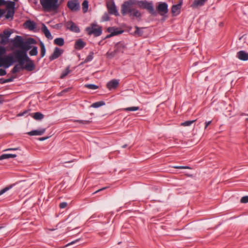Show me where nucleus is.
<instances>
[{
    "label": "nucleus",
    "instance_id": "nucleus-27",
    "mask_svg": "<svg viewBox=\"0 0 248 248\" xmlns=\"http://www.w3.org/2000/svg\"><path fill=\"white\" fill-rule=\"evenodd\" d=\"M30 115L36 120H41L44 117V115L39 112H35Z\"/></svg>",
    "mask_w": 248,
    "mask_h": 248
},
{
    "label": "nucleus",
    "instance_id": "nucleus-29",
    "mask_svg": "<svg viewBox=\"0 0 248 248\" xmlns=\"http://www.w3.org/2000/svg\"><path fill=\"white\" fill-rule=\"evenodd\" d=\"M39 44H40V49H41L40 50V59H41L45 55L46 49V47H45L44 44L42 41L40 42Z\"/></svg>",
    "mask_w": 248,
    "mask_h": 248
},
{
    "label": "nucleus",
    "instance_id": "nucleus-4",
    "mask_svg": "<svg viewBox=\"0 0 248 248\" xmlns=\"http://www.w3.org/2000/svg\"><path fill=\"white\" fill-rule=\"evenodd\" d=\"M91 27H87L86 31L88 34L90 35L93 34L94 36H100L102 32V27L98 26L96 24H92Z\"/></svg>",
    "mask_w": 248,
    "mask_h": 248
},
{
    "label": "nucleus",
    "instance_id": "nucleus-21",
    "mask_svg": "<svg viewBox=\"0 0 248 248\" xmlns=\"http://www.w3.org/2000/svg\"><path fill=\"white\" fill-rule=\"evenodd\" d=\"M86 46V43L82 41L81 39H78L74 45V47L76 49L80 50L82 49Z\"/></svg>",
    "mask_w": 248,
    "mask_h": 248
},
{
    "label": "nucleus",
    "instance_id": "nucleus-38",
    "mask_svg": "<svg viewBox=\"0 0 248 248\" xmlns=\"http://www.w3.org/2000/svg\"><path fill=\"white\" fill-rule=\"evenodd\" d=\"M93 55L94 53L93 51L90 52L89 55L86 58L84 62L86 63L91 61L93 58Z\"/></svg>",
    "mask_w": 248,
    "mask_h": 248
},
{
    "label": "nucleus",
    "instance_id": "nucleus-57",
    "mask_svg": "<svg viewBox=\"0 0 248 248\" xmlns=\"http://www.w3.org/2000/svg\"><path fill=\"white\" fill-rule=\"evenodd\" d=\"M107 188V187H103V188H100V189H98V190H96V191H95L94 192H93V194H95V193H97V192H99V191H102V190H104V189H106Z\"/></svg>",
    "mask_w": 248,
    "mask_h": 248
},
{
    "label": "nucleus",
    "instance_id": "nucleus-32",
    "mask_svg": "<svg viewBox=\"0 0 248 248\" xmlns=\"http://www.w3.org/2000/svg\"><path fill=\"white\" fill-rule=\"evenodd\" d=\"M16 156V154H2L1 155H0V160L5 159H8L10 158H14Z\"/></svg>",
    "mask_w": 248,
    "mask_h": 248
},
{
    "label": "nucleus",
    "instance_id": "nucleus-46",
    "mask_svg": "<svg viewBox=\"0 0 248 248\" xmlns=\"http://www.w3.org/2000/svg\"><path fill=\"white\" fill-rule=\"evenodd\" d=\"M108 14H109L108 13H104V14L103 15V16L102 17V19L103 21H107L109 20L110 18H109Z\"/></svg>",
    "mask_w": 248,
    "mask_h": 248
},
{
    "label": "nucleus",
    "instance_id": "nucleus-2",
    "mask_svg": "<svg viewBox=\"0 0 248 248\" xmlns=\"http://www.w3.org/2000/svg\"><path fill=\"white\" fill-rule=\"evenodd\" d=\"M62 0H40V4L45 12L57 11Z\"/></svg>",
    "mask_w": 248,
    "mask_h": 248
},
{
    "label": "nucleus",
    "instance_id": "nucleus-45",
    "mask_svg": "<svg viewBox=\"0 0 248 248\" xmlns=\"http://www.w3.org/2000/svg\"><path fill=\"white\" fill-rule=\"evenodd\" d=\"M13 187V185H10L9 186H6L4 188L0 190V196L4 194L5 192L10 189Z\"/></svg>",
    "mask_w": 248,
    "mask_h": 248
},
{
    "label": "nucleus",
    "instance_id": "nucleus-18",
    "mask_svg": "<svg viewBox=\"0 0 248 248\" xmlns=\"http://www.w3.org/2000/svg\"><path fill=\"white\" fill-rule=\"evenodd\" d=\"M119 85V81L117 79H113L108 82L107 87L108 89L111 90L117 88Z\"/></svg>",
    "mask_w": 248,
    "mask_h": 248
},
{
    "label": "nucleus",
    "instance_id": "nucleus-58",
    "mask_svg": "<svg viewBox=\"0 0 248 248\" xmlns=\"http://www.w3.org/2000/svg\"><path fill=\"white\" fill-rule=\"evenodd\" d=\"M79 239H78L76 240L75 241H72V242H70V243H68V244H67L66 246H69V245H70L74 244H75L76 242H78V241H79Z\"/></svg>",
    "mask_w": 248,
    "mask_h": 248
},
{
    "label": "nucleus",
    "instance_id": "nucleus-55",
    "mask_svg": "<svg viewBox=\"0 0 248 248\" xmlns=\"http://www.w3.org/2000/svg\"><path fill=\"white\" fill-rule=\"evenodd\" d=\"M6 74V71L5 69L0 68V76H3Z\"/></svg>",
    "mask_w": 248,
    "mask_h": 248
},
{
    "label": "nucleus",
    "instance_id": "nucleus-31",
    "mask_svg": "<svg viewBox=\"0 0 248 248\" xmlns=\"http://www.w3.org/2000/svg\"><path fill=\"white\" fill-rule=\"evenodd\" d=\"M118 54L116 49L114 48V50L112 51H108L106 54V57L109 59H111L115 57Z\"/></svg>",
    "mask_w": 248,
    "mask_h": 248
},
{
    "label": "nucleus",
    "instance_id": "nucleus-10",
    "mask_svg": "<svg viewBox=\"0 0 248 248\" xmlns=\"http://www.w3.org/2000/svg\"><path fill=\"white\" fill-rule=\"evenodd\" d=\"M12 34V32L4 30L2 33L0 34V44L5 45L8 42L9 38Z\"/></svg>",
    "mask_w": 248,
    "mask_h": 248
},
{
    "label": "nucleus",
    "instance_id": "nucleus-22",
    "mask_svg": "<svg viewBox=\"0 0 248 248\" xmlns=\"http://www.w3.org/2000/svg\"><path fill=\"white\" fill-rule=\"evenodd\" d=\"M237 58L242 61H246L248 60V53L245 51L241 50L237 53Z\"/></svg>",
    "mask_w": 248,
    "mask_h": 248
},
{
    "label": "nucleus",
    "instance_id": "nucleus-39",
    "mask_svg": "<svg viewBox=\"0 0 248 248\" xmlns=\"http://www.w3.org/2000/svg\"><path fill=\"white\" fill-rule=\"evenodd\" d=\"M14 77H11L10 78L7 79H4L3 78H0V84H4L7 82H12L13 81Z\"/></svg>",
    "mask_w": 248,
    "mask_h": 248
},
{
    "label": "nucleus",
    "instance_id": "nucleus-20",
    "mask_svg": "<svg viewBox=\"0 0 248 248\" xmlns=\"http://www.w3.org/2000/svg\"><path fill=\"white\" fill-rule=\"evenodd\" d=\"M132 8H131L128 4L126 2V1H124L121 7V13L123 16H125L127 13L129 14V10H131Z\"/></svg>",
    "mask_w": 248,
    "mask_h": 248
},
{
    "label": "nucleus",
    "instance_id": "nucleus-60",
    "mask_svg": "<svg viewBox=\"0 0 248 248\" xmlns=\"http://www.w3.org/2000/svg\"><path fill=\"white\" fill-rule=\"evenodd\" d=\"M112 36H114V34L113 33L111 34L110 33V34H109L106 36V38H109Z\"/></svg>",
    "mask_w": 248,
    "mask_h": 248
},
{
    "label": "nucleus",
    "instance_id": "nucleus-51",
    "mask_svg": "<svg viewBox=\"0 0 248 248\" xmlns=\"http://www.w3.org/2000/svg\"><path fill=\"white\" fill-rule=\"evenodd\" d=\"M175 169H190V168L188 166H176L173 167Z\"/></svg>",
    "mask_w": 248,
    "mask_h": 248
},
{
    "label": "nucleus",
    "instance_id": "nucleus-17",
    "mask_svg": "<svg viewBox=\"0 0 248 248\" xmlns=\"http://www.w3.org/2000/svg\"><path fill=\"white\" fill-rule=\"evenodd\" d=\"M25 62L26 64L24 66H23V65L21 66L22 69H25L28 71H32L34 70L35 65L31 59Z\"/></svg>",
    "mask_w": 248,
    "mask_h": 248
},
{
    "label": "nucleus",
    "instance_id": "nucleus-50",
    "mask_svg": "<svg viewBox=\"0 0 248 248\" xmlns=\"http://www.w3.org/2000/svg\"><path fill=\"white\" fill-rule=\"evenodd\" d=\"M242 203H248V196H245L241 198L240 200Z\"/></svg>",
    "mask_w": 248,
    "mask_h": 248
},
{
    "label": "nucleus",
    "instance_id": "nucleus-24",
    "mask_svg": "<svg viewBox=\"0 0 248 248\" xmlns=\"http://www.w3.org/2000/svg\"><path fill=\"white\" fill-rule=\"evenodd\" d=\"M46 128H42L39 130H34L29 132L27 134L30 136L42 135L46 131Z\"/></svg>",
    "mask_w": 248,
    "mask_h": 248
},
{
    "label": "nucleus",
    "instance_id": "nucleus-1",
    "mask_svg": "<svg viewBox=\"0 0 248 248\" xmlns=\"http://www.w3.org/2000/svg\"><path fill=\"white\" fill-rule=\"evenodd\" d=\"M126 1L130 7L133 5H137L140 9L147 10L149 13L152 16H156L157 15V12L154 9L152 1L139 0H128Z\"/></svg>",
    "mask_w": 248,
    "mask_h": 248
},
{
    "label": "nucleus",
    "instance_id": "nucleus-36",
    "mask_svg": "<svg viewBox=\"0 0 248 248\" xmlns=\"http://www.w3.org/2000/svg\"><path fill=\"white\" fill-rule=\"evenodd\" d=\"M88 1L87 0H84L82 3V11L84 13H86L88 9Z\"/></svg>",
    "mask_w": 248,
    "mask_h": 248
},
{
    "label": "nucleus",
    "instance_id": "nucleus-3",
    "mask_svg": "<svg viewBox=\"0 0 248 248\" xmlns=\"http://www.w3.org/2000/svg\"><path fill=\"white\" fill-rule=\"evenodd\" d=\"M27 52L19 50L14 51V54L16 61L19 63L20 66L24 65L25 62H27L31 59L27 55Z\"/></svg>",
    "mask_w": 248,
    "mask_h": 248
},
{
    "label": "nucleus",
    "instance_id": "nucleus-44",
    "mask_svg": "<svg viewBox=\"0 0 248 248\" xmlns=\"http://www.w3.org/2000/svg\"><path fill=\"white\" fill-rule=\"evenodd\" d=\"M195 121H196V120H192V121H185V122L181 123V125L184 126H189L191 124H192L193 123H194Z\"/></svg>",
    "mask_w": 248,
    "mask_h": 248
},
{
    "label": "nucleus",
    "instance_id": "nucleus-33",
    "mask_svg": "<svg viewBox=\"0 0 248 248\" xmlns=\"http://www.w3.org/2000/svg\"><path fill=\"white\" fill-rule=\"evenodd\" d=\"M54 43L58 46H62L64 44V41L62 38H57L54 40Z\"/></svg>",
    "mask_w": 248,
    "mask_h": 248
},
{
    "label": "nucleus",
    "instance_id": "nucleus-7",
    "mask_svg": "<svg viewBox=\"0 0 248 248\" xmlns=\"http://www.w3.org/2000/svg\"><path fill=\"white\" fill-rule=\"evenodd\" d=\"M3 60H4V67L5 68L9 67L15 62H17L15 58L14 51L12 53L4 56Z\"/></svg>",
    "mask_w": 248,
    "mask_h": 248
},
{
    "label": "nucleus",
    "instance_id": "nucleus-34",
    "mask_svg": "<svg viewBox=\"0 0 248 248\" xmlns=\"http://www.w3.org/2000/svg\"><path fill=\"white\" fill-rule=\"evenodd\" d=\"M135 28L136 30L134 33V35L137 36H141L143 35V31L141 30V28L137 26H135Z\"/></svg>",
    "mask_w": 248,
    "mask_h": 248
},
{
    "label": "nucleus",
    "instance_id": "nucleus-63",
    "mask_svg": "<svg viewBox=\"0 0 248 248\" xmlns=\"http://www.w3.org/2000/svg\"><path fill=\"white\" fill-rule=\"evenodd\" d=\"M17 149H18L17 148H9V149H7L5 150V151L16 150Z\"/></svg>",
    "mask_w": 248,
    "mask_h": 248
},
{
    "label": "nucleus",
    "instance_id": "nucleus-54",
    "mask_svg": "<svg viewBox=\"0 0 248 248\" xmlns=\"http://www.w3.org/2000/svg\"><path fill=\"white\" fill-rule=\"evenodd\" d=\"M4 57H0V67L1 66L4 67Z\"/></svg>",
    "mask_w": 248,
    "mask_h": 248
},
{
    "label": "nucleus",
    "instance_id": "nucleus-35",
    "mask_svg": "<svg viewBox=\"0 0 248 248\" xmlns=\"http://www.w3.org/2000/svg\"><path fill=\"white\" fill-rule=\"evenodd\" d=\"M71 72V70H70V66H68L66 67V68L62 72L60 78H65L68 74L70 73Z\"/></svg>",
    "mask_w": 248,
    "mask_h": 248
},
{
    "label": "nucleus",
    "instance_id": "nucleus-5",
    "mask_svg": "<svg viewBox=\"0 0 248 248\" xmlns=\"http://www.w3.org/2000/svg\"><path fill=\"white\" fill-rule=\"evenodd\" d=\"M107 8L108 13L109 14L114 15L115 16H119V14L113 0L107 2Z\"/></svg>",
    "mask_w": 248,
    "mask_h": 248
},
{
    "label": "nucleus",
    "instance_id": "nucleus-15",
    "mask_svg": "<svg viewBox=\"0 0 248 248\" xmlns=\"http://www.w3.org/2000/svg\"><path fill=\"white\" fill-rule=\"evenodd\" d=\"M63 52V50L56 47L54 48L53 53L49 57L50 61H53L58 58Z\"/></svg>",
    "mask_w": 248,
    "mask_h": 248
},
{
    "label": "nucleus",
    "instance_id": "nucleus-9",
    "mask_svg": "<svg viewBox=\"0 0 248 248\" xmlns=\"http://www.w3.org/2000/svg\"><path fill=\"white\" fill-rule=\"evenodd\" d=\"M78 0H70L67 2V7L72 12H77L80 9Z\"/></svg>",
    "mask_w": 248,
    "mask_h": 248
},
{
    "label": "nucleus",
    "instance_id": "nucleus-30",
    "mask_svg": "<svg viewBox=\"0 0 248 248\" xmlns=\"http://www.w3.org/2000/svg\"><path fill=\"white\" fill-rule=\"evenodd\" d=\"M7 13L5 15V18L6 19H10L11 20H13L14 14L15 13V10H6Z\"/></svg>",
    "mask_w": 248,
    "mask_h": 248
},
{
    "label": "nucleus",
    "instance_id": "nucleus-53",
    "mask_svg": "<svg viewBox=\"0 0 248 248\" xmlns=\"http://www.w3.org/2000/svg\"><path fill=\"white\" fill-rule=\"evenodd\" d=\"M75 122H77L80 124H89L90 122L89 121H84V120H76V121H75Z\"/></svg>",
    "mask_w": 248,
    "mask_h": 248
},
{
    "label": "nucleus",
    "instance_id": "nucleus-37",
    "mask_svg": "<svg viewBox=\"0 0 248 248\" xmlns=\"http://www.w3.org/2000/svg\"><path fill=\"white\" fill-rule=\"evenodd\" d=\"M105 105V102L101 101L95 102L92 104L91 107L94 108H97Z\"/></svg>",
    "mask_w": 248,
    "mask_h": 248
},
{
    "label": "nucleus",
    "instance_id": "nucleus-14",
    "mask_svg": "<svg viewBox=\"0 0 248 248\" xmlns=\"http://www.w3.org/2000/svg\"><path fill=\"white\" fill-rule=\"evenodd\" d=\"M24 40L21 36L16 35L14 39H11V42L15 47H19L21 48L23 45Z\"/></svg>",
    "mask_w": 248,
    "mask_h": 248
},
{
    "label": "nucleus",
    "instance_id": "nucleus-41",
    "mask_svg": "<svg viewBox=\"0 0 248 248\" xmlns=\"http://www.w3.org/2000/svg\"><path fill=\"white\" fill-rule=\"evenodd\" d=\"M6 1L5 0H0V6L4 5L5 4ZM0 17L6 13V10L0 9Z\"/></svg>",
    "mask_w": 248,
    "mask_h": 248
},
{
    "label": "nucleus",
    "instance_id": "nucleus-48",
    "mask_svg": "<svg viewBox=\"0 0 248 248\" xmlns=\"http://www.w3.org/2000/svg\"><path fill=\"white\" fill-rule=\"evenodd\" d=\"M139 109V107H128L124 108L125 111H136Z\"/></svg>",
    "mask_w": 248,
    "mask_h": 248
},
{
    "label": "nucleus",
    "instance_id": "nucleus-61",
    "mask_svg": "<svg viewBox=\"0 0 248 248\" xmlns=\"http://www.w3.org/2000/svg\"><path fill=\"white\" fill-rule=\"evenodd\" d=\"M4 102V99L1 95H0V105L2 104Z\"/></svg>",
    "mask_w": 248,
    "mask_h": 248
},
{
    "label": "nucleus",
    "instance_id": "nucleus-40",
    "mask_svg": "<svg viewBox=\"0 0 248 248\" xmlns=\"http://www.w3.org/2000/svg\"><path fill=\"white\" fill-rule=\"evenodd\" d=\"M38 54L37 47L36 46H33L31 50L29 52V54L30 56H36Z\"/></svg>",
    "mask_w": 248,
    "mask_h": 248
},
{
    "label": "nucleus",
    "instance_id": "nucleus-16",
    "mask_svg": "<svg viewBox=\"0 0 248 248\" xmlns=\"http://www.w3.org/2000/svg\"><path fill=\"white\" fill-rule=\"evenodd\" d=\"M129 15L132 19L136 17L138 21L141 20V14L140 12L135 8H132L129 11Z\"/></svg>",
    "mask_w": 248,
    "mask_h": 248
},
{
    "label": "nucleus",
    "instance_id": "nucleus-49",
    "mask_svg": "<svg viewBox=\"0 0 248 248\" xmlns=\"http://www.w3.org/2000/svg\"><path fill=\"white\" fill-rule=\"evenodd\" d=\"M30 110V109L25 110L24 111H23L22 112H21V113H19L18 114H17V116H25V115L27 116Z\"/></svg>",
    "mask_w": 248,
    "mask_h": 248
},
{
    "label": "nucleus",
    "instance_id": "nucleus-6",
    "mask_svg": "<svg viewBox=\"0 0 248 248\" xmlns=\"http://www.w3.org/2000/svg\"><path fill=\"white\" fill-rule=\"evenodd\" d=\"M36 41L33 38H29L25 41H23V44L19 50L27 52L31 48V45L36 44Z\"/></svg>",
    "mask_w": 248,
    "mask_h": 248
},
{
    "label": "nucleus",
    "instance_id": "nucleus-25",
    "mask_svg": "<svg viewBox=\"0 0 248 248\" xmlns=\"http://www.w3.org/2000/svg\"><path fill=\"white\" fill-rule=\"evenodd\" d=\"M42 31L46 38L49 39H52L53 37L50 32L47 29V27L44 24H43L42 25Z\"/></svg>",
    "mask_w": 248,
    "mask_h": 248
},
{
    "label": "nucleus",
    "instance_id": "nucleus-64",
    "mask_svg": "<svg viewBox=\"0 0 248 248\" xmlns=\"http://www.w3.org/2000/svg\"><path fill=\"white\" fill-rule=\"evenodd\" d=\"M127 144H125L122 146V148H125L127 147Z\"/></svg>",
    "mask_w": 248,
    "mask_h": 248
},
{
    "label": "nucleus",
    "instance_id": "nucleus-11",
    "mask_svg": "<svg viewBox=\"0 0 248 248\" xmlns=\"http://www.w3.org/2000/svg\"><path fill=\"white\" fill-rule=\"evenodd\" d=\"M156 10L161 16H163L168 12V4L164 2H160L156 7Z\"/></svg>",
    "mask_w": 248,
    "mask_h": 248
},
{
    "label": "nucleus",
    "instance_id": "nucleus-59",
    "mask_svg": "<svg viewBox=\"0 0 248 248\" xmlns=\"http://www.w3.org/2000/svg\"><path fill=\"white\" fill-rule=\"evenodd\" d=\"M48 138H49V137H42V138H40L39 139V140L40 141H43V140H47Z\"/></svg>",
    "mask_w": 248,
    "mask_h": 248
},
{
    "label": "nucleus",
    "instance_id": "nucleus-12",
    "mask_svg": "<svg viewBox=\"0 0 248 248\" xmlns=\"http://www.w3.org/2000/svg\"><path fill=\"white\" fill-rule=\"evenodd\" d=\"M67 29L71 31L78 33L80 32L79 28L72 21L70 20L67 22L65 24Z\"/></svg>",
    "mask_w": 248,
    "mask_h": 248
},
{
    "label": "nucleus",
    "instance_id": "nucleus-13",
    "mask_svg": "<svg viewBox=\"0 0 248 248\" xmlns=\"http://www.w3.org/2000/svg\"><path fill=\"white\" fill-rule=\"evenodd\" d=\"M182 4L183 0H179V2L177 4L173 5L172 6L171 12L172 16H176L180 14Z\"/></svg>",
    "mask_w": 248,
    "mask_h": 248
},
{
    "label": "nucleus",
    "instance_id": "nucleus-52",
    "mask_svg": "<svg viewBox=\"0 0 248 248\" xmlns=\"http://www.w3.org/2000/svg\"><path fill=\"white\" fill-rule=\"evenodd\" d=\"M67 206V203L66 202H62L60 203L59 207L61 209H63Z\"/></svg>",
    "mask_w": 248,
    "mask_h": 248
},
{
    "label": "nucleus",
    "instance_id": "nucleus-56",
    "mask_svg": "<svg viewBox=\"0 0 248 248\" xmlns=\"http://www.w3.org/2000/svg\"><path fill=\"white\" fill-rule=\"evenodd\" d=\"M211 123H212V121H208V122H207V121L205 122V129H206L207 127H208V126L209 125H210L211 124Z\"/></svg>",
    "mask_w": 248,
    "mask_h": 248
},
{
    "label": "nucleus",
    "instance_id": "nucleus-42",
    "mask_svg": "<svg viewBox=\"0 0 248 248\" xmlns=\"http://www.w3.org/2000/svg\"><path fill=\"white\" fill-rule=\"evenodd\" d=\"M20 69H22L21 66H20L18 64H16L13 67L11 72L13 74H16L19 72Z\"/></svg>",
    "mask_w": 248,
    "mask_h": 248
},
{
    "label": "nucleus",
    "instance_id": "nucleus-26",
    "mask_svg": "<svg viewBox=\"0 0 248 248\" xmlns=\"http://www.w3.org/2000/svg\"><path fill=\"white\" fill-rule=\"evenodd\" d=\"M25 26L30 31H33L36 28V23L30 20H27L24 24Z\"/></svg>",
    "mask_w": 248,
    "mask_h": 248
},
{
    "label": "nucleus",
    "instance_id": "nucleus-19",
    "mask_svg": "<svg viewBox=\"0 0 248 248\" xmlns=\"http://www.w3.org/2000/svg\"><path fill=\"white\" fill-rule=\"evenodd\" d=\"M108 32L112 34H114V36L117 35L122 34L123 32V30H120L118 28L114 27H110L107 29Z\"/></svg>",
    "mask_w": 248,
    "mask_h": 248
},
{
    "label": "nucleus",
    "instance_id": "nucleus-62",
    "mask_svg": "<svg viewBox=\"0 0 248 248\" xmlns=\"http://www.w3.org/2000/svg\"><path fill=\"white\" fill-rule=\"evenodd\" d=\"M69 88L64 89L60 93V94H62L63 93L68 92L69 91Z\"/></svg>",
    "mask_w": 248,
    "mask_h": 248
},
{
    "label": "nucleus",
    "instance_id": "nucleus-28",
    "mask_svg": "<svg viewBox=\"0 0 248 248\" xmlns=\"http://www.w3.org/2000/svg\"><path fill=\"white\" fill-rule=\"evenodd\" d=\"M6 5V10H15V2L8 0L5 4Z\"/></svg>",
    "mask_w": 248,
    "mask_h": 248
},
{
    "label": "nucleus",
    "instance_id": "nucleus-47",
    "mask_svg": "<svg viewBox=\"0 0 248 248\" xmlns=\"http://www.w3.org/2000/svg\"><path fill=\"white\" fill-rule=\"evenodd\" d=\"M6 53V49L5 47L0 46V57H3Z\"/></svg>",
    "mask_w": 248,
    "mask_h": 248
},
{
    "label": "nucleus",
    "instance_id": "nucleus-43",
    "mask_svg": "<svg viewBox=\"0 0 248 248\" xmlns=\"http://www.w3.org/2000/svg\"><path fill=\"white\" fill-rule=\"evenodd\" d=\"M84 86L85 87L91 90H96L98 88V86L92 84H85Z\"/></svg>",
    "mask_w": 248,
    "mask_h": 248
},
{
    "label": "nucleus",
    "instance_id": "nucleus-8",
    "mask_svg": "<svg viewBox=\"0 0 248 248\" xmlns=\"http://www.w3.org/2000/svg\"><path fill=\"white\" fill-rule=\"evenodd\" d=\"M118 54H123L127 49V44L124 41H120L117 43L114 46Z\"/></svg>",
    "mask_w": 248,
    "mask_h": 248
},
{
    "label": "nucleus",
    "instance_id": "nucleus-23",
    "mask_svg": "<svg viewBox=\"0 0 248 248\" xmlns=\"http://www.w3.org/2000/svg\"><path fill=\"white\" fill-rule=\"evenodd\" d=\"M207 0H194L191 7L193 8H197L203 6Z\"/></svg>",
    "mask_w": 248,
    "mask_h": 248
}]
</instances>
